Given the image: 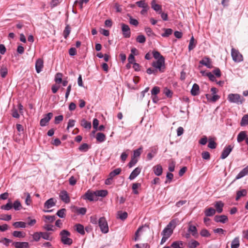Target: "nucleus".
Masks as SVG:
<instances>
[{"mask_svg":"<svg viewBox=\"0 0 248 248\" xmlns=\"http://www.w3.org/2000/svg\"><path fill=\"white\" fill-rule=\"evenodd\" d=\"M176 222L175 219L171 220L161 232V235L170 237L173 233V230L176 227Z\"/></svg>","mask_w":248,"mask_h":248,"instance_id":"nucleus-1","label":"nucleus"},{"mask_svg":"<svg viewBox=\"0 0 248 248\" xmlns=\"http://www.w3.org/2000/svg\"><path fill=\"white\" fill-rule=\"evenodd\" d=\"M227 99L230 103L237 105H241L245 101V98L238 93H230L228 95Z\"/></svg>","mask_w":248,"mask_h":248,"instance_id":"nucleus-2","label":"nucleus"},{"mask_svg":"<svg viewBox=\"0 0 248 248\" xmlns=\"http://www.w3.org/2000/svg\"><path fill=\"white\" fill-rule=\"evenodd\" d=\"M60 235L61 236V241L63 244L68 246L72 244L73 240L69 237L71 233L69 231L63 230L60 232Z\"/></svg>","mask_w":248,"mask_h":248,"instance_id":"nucleus-3","label":"nucleus"},{"mask_svg":"<svg viewBox=\"0 0 248 248\" xmlns=\"http://www.w3.org/2000/svg\"><path fill=\"white\" fill-rule=\"evenodd\" d=\"M152 66L160 72H163L165 69V59L164 57H161L155 62L152 63Z\"/></svg>","mask_w":248,"mask_h":248,"instance_id":"nucleus-4","label":"nucleus"},{"mask_svg":"<svg viewBox=\"0 0 248 248\" xmlns=\"http://www.w3.org/2000/svg\"><path fill=\"white\" fill-rule=\"evenodd\" d=\"M98 224L102 233H107L108 232V222L105 217H101L99 219Z\"/></svg>","mask_w":248,"mask_h":248,"instance_id":"nucleus-5","label":"nucleus"},{"mask_svg":"<svg viewBox=\"0 0 248 248\" xmlns=\"http://www.w3.org/2000/svg\"><path fill=\"white\" fill-rule=\"evenodd\" d=\"M231 55L232 60L237 62H239L243 61V56L240 52L236 49L232 48L231 50Z\"/></svg>","mask_w":248,"mask_h":248,"instance_id":"nucleus-6","label":"nucleus"},{"mask_svg":"<svg viewBox=\"0 0 248 248\" xmlns=\"http://www.w3.org/2000/svg\"><path fill=\"white\" fill-rule=\"evenodd\" d=\"M123 35L125 38H129L131 35L130 29L127 25L124 23L121 24Z\"/></svg>","mask_w":248,"mask_h":248,"instance_id":"nucleus-7","label":"nucleus"},{"mask_svg":"<svg viewBox=\"0 0 248 248\" xmlns=\"http://www.w3.org/2000/svg\"><path fill=\"white\" fill-rule=\"evenodd\" d=\"M53 114L51 112L48 113L45 116L41 119L40 124L41 126H45L49 122L50 120L52 118Z\"/></svg>","mask_w":248,"mask_h":248,"instance_id":"nucleus-8","label":"nucleus"},{"mask_svg":"<svg viewBox=\"0 0 248 248\" xmlns=\"http://www.w3.org/2000/svg\"><path fill=\"white\" fill-rule=\"evenodd\" d=\"M232 147L231 145L226 146L224 148L220 158L222 159L226 158L232 152Z\"/></svg>","mask_w":248,"mask_h":248,"instance_id":"nucleus-9","label":"nucleus"},{"mask_svg":"<svg viewBox=\"0 0 248 248\" xmlns=\"http://www.w3.org/2000/svg\"><path fill=\"white\" fill-rule=\"evenodd\" d=\"M60 197L62 201L65 203H69L70 202V197L68 194V193L65 190L62 191L60 194Z\"/></svg>","mask_w":248,"mask_h":248,"instance_id":"nucleus-10","label":"nucleus"},{"mask_svg":"<svg viewBox=\"0 0 248 248\" xmlns=\"http://www.w3.org/2000/svg\"><path fill=\"white\" fill-rule=\"evenodd\" d=\"M95 195V192H93L92 191L88 190L85 194L82 196V198L84 200H88L90 201H93L94 200V198Z\"/></svg>","mask_w":248,"mask_h":248,"instance_id":"nucleus-11","label":"nucleus"},{"mask_svg":"<svg viewBox=\"0 0 248 248\" xmlns=\"http://www.w3.org/2000/svg\"><path fill=\"white\" fill-rule=\"evenodd\" d=\"M13 245L16 248H29V244L27 242H13Z\"/></svg>","mask_w":248,"mask_h":248,"instance_id":"nucleus-12","label":"nucleus"},{"mask_svg":"<svg viewBox=\"0 0 248 248\" xmlns=\"http://www.w3.org/2000/svg\"><path fill=\"white\" fill-rule=\"evenodd\" d=\"M43 60L42 59H38L35 62V69L37 73H39L42 70L44 66Z\"/></svg>","mask_w":248,"mask_h":248,"instance_id":"nucleus-13","label":"nucleus"},{"mask_svg":"<svg viewBox=\"0 0 248 248\" xmlns=\"http://www.w3.org/2000/svg\"><path fill=\"white\" fill-rule=\"evenodd\" d=\"M214 220L217 222L225 223L228 221V217L225 215L216 216Z\"/></svg>","mask_w":248,"mask_h":248,"instance_id":"nucleus-14","label":"nucleus"},{"mask_svg":"<svg viewBox=\"0 0 248 248\" xmlns=\"http://www.w3.org/2000/svg\"><path fill=\"white\" fill-rule=\"evenodd\" d=\"M141 168L137 167L135 168L131 173L129 179L131 180L134 179L140 172Z\"/></svg>","mask_w":248,"mask_h":248,"instance_id":"nucleus-15","label":"nucleus"},{"mask_svg":"<svg viewBox=\"0 0 248 248\" xmlns=\"http://www.w3.org/2000/svg\"><path fill=\"white\" fill-rule=\"evenodd\" d=\"M188 232H190L192 236H194L196 238H197L198 236V233L197 228L196 226L192 225H189V227L188 229Z\"/></svg>","mask_w":248,"mask_h":248,"instance_id":"nucleus-16","label":"nucleus"},{"mask_svg":"<svg viewBox=\"0 0 248 248\" xmlns=\"http://www.w3.org/2000/svg\"><path fill=\"white\" fill-rule=\"evenodd\" d=\"M247 137V132L245 131H241L238 135L237 137V142L240 143L243 141L244 140H246Z\"/></svg>","mask_w":248,"mask_h":248,"instance_id":"nucleus-17","label":"nucleus"},{"mask_svg":"<svg viewBox=\"0 0 248 248\" xmlns=\"http://www.w3.org/2000/svg\"><path fill=\"white\" fill-rule=\"evenodd\" d=\"M248 174V165L243 169L236 176L235 179H239Z\"/></svg>","mask_w":248,"mask_h":248,"instance_id":"nucleus-18","label":"nucleus"},{"mask_svg":"<svg viewBox=\"0 0 248 248\" xmlns=\"http://www.w3.org/2000/svg\"><path fill=\"white\" fill-rule=\"evenodd\" d=\"M200 63L206 66L207 68H212L211 61L209 58L205 57L200 61Z\"/></svg>","mask_w":248,"mask_h":248,"instance_id":"nucleus-19","label":"nucleus"},{"mask_svg":"<svg viewBox=\"0 0 248 248\" xmlns=\"http://www.w3.org/2000/svg\"><path fill=\"white\" fill-rule=\"evenodd\" d=\"M247 194V191L245 189H243L237 191L236 192V196L235 198V200L238 201L240 198L242 197H245Z\"/></svg>","mask_w":248,"mask_h":248,"instance_id":"nucleus-20","label":"nucleus"},{"mask_svg":"<svg viewBox=\"0 0 248 248\" xmlns=\"http://www.w3.org/2000/svg\"><path fill=\"white\" fill-rule=\"evenodd\" d=\"M80 124L81 126H82L83 127H84L85 129L90 130L92 127L91 122L87 121L85 119H82L80 121Z\"/></svg>","mask_w":248,"mask_h":248,"instance_id":"nucleus-21","label":"nucleus"},{"mask_svg":"<svg viewBox=\"0 0 248 248\" xmlns=\"http://www.w3.org/2000/svg\"><path fill=\"white\" fill-rule=\"evenodd\" d=\"M224 203L221 201L217 202L215 204L216 210L218 213H221L223 211Z\"/></svg>","mask_w":248,"mask_h":248,"instance_id":"nucleus-22","label":"nucleus"},{"mask_svg":"<svg viewBox=\"0 0 248 248\" xmlns=\"http://www.w3.org/2000/svg\"><path fill=\"white\" fill-rule=\"evenodd\" d=\"M199 85L195 83L193 85L192 89L191 90V93L193 96H196L199 94Z\"/></svg>","mask_w":248,"mask_h":248,"instance_id":"nucleus-23","label":"nucleus"},{"mask_svg":"<svg viewBox=\"0 0 248 248\" xmlns=\"http://www.w3.org/2000/svg\"><path fill=\"white\" fill-rule=\"evenodd\" d=\"M215 138H209L208 139V147L211 149H214L217 147V144L215 141Z\"/></svg>","mask_w":248,"mask_h":248,"instance_id":"nucleus-24","label":"nucleus"},{"mask_svg":"<svg viewBox=\"0 0 248 248\" xmlns=\"http://www.w3.org/2000/svg\"><path fill=\"white\" fill-rule=\"evenodd\" d=\"M153 169H154V173L156 175L160 176L162 174V167L160 164L155 166L153 168Z\"/></svg>","mask_w":248,"mask_h":248,"instance_id":"nucleus-25","label":"nucleus"},{"mask_svg":"<svg viewBox=\"0 0 248 248\" xmlns=\"http://www.w3.org/2000/svg\"><path fill=\"white\" fill-rule=\"evenodd\" d=\"M55 205V202L53 198H50L47 200L44 206L47 208H50Z\"/></svg>","mask_w":248,"mask_h":248,"instance_id":"nucleus-26","label":"nucleus"},{"mask_svg":"<svg viewBox=\"0 0 248 248\" xmlns=\"http://www.w3.org/2000/svg\"><path fill=\"white\" fill-rule=\"evenodd\" d=\"M205 95L207 99L212 102H216L219 98V96L217 94H214L212 96L209 94H206Z\"/></svg>","mask_w":248,"mask_h":248,"instance_id":"nucleus-27","label":"nucleus"},{"mask_svg":"<svg viewBox=\"0 0 248 248\" xmlns=\"http://www.w3.org/2000/svg\"><path fill=\"white\" fill-rule=\"evenodd\" d=\"M204 213L206 217H211L215 214L216 210L212 207H210L206 209L204 211Z\"/></svg>","mask_w":248,"mask_h":248,"instance_id":"nucleus-28","label":"nucleus"},{"mask_svg":"<svg viewBox=\"0 0 248 248\" xmlns=\"http://www.w3.org/2000/svg\"><path fill=\"white\" fill-rule=\"evenodd\" d=\"M108 194V192L107 190H100L95 191V196L105 197Z\"/></svg>","mask_w":248,"mask_h":248,"instance_id":"nucleus-29","label":"nucleus"},{"mask_svg":"<svg viewBox=\"0 0 248 248\" xmlns=\"http://www.w3.org/2000/svg\"><path fill=\"white\" fill-rule=\"evenodd\" d=\"M240 246L239 237L234 238L231 243V248H238Z\"/></svg>","mask_w":248,"mask_h":248,"instance_id":"nucleus-30","label":"nucleus"},{"mask_svg":"<svg viewBox=\"0 0 248 248\" xmlns=\"http://www.w3.org/2000/svg\"><path fill=\"white\" fill-rule=\"evenodd\" d=\"M13 225L16 228H25L26 227V223L23 221L15 222L13 224Z\"/></svg>","mask_w":248,"mask_h":248,"instance_id":"nucleus-31","label":"nucleus"},{"mask_svg":"<svg viewBox=\"0 0 248 248\" xmlns=\"http://www.w3.org/2000/svg\"><path fill=\"white\" fill-rule=\"evenodd\" d=\"M76 230L80 234L83 235L85 234L84 227L80 224H77L75 225Z\"/></svg>","mask_w":248,"mask_h":248,"instance_id":"nucleus-32","label":"nucleus"},{"mask_svg":"<svg viewBox=\"0 0 248 248\" xmlns=\"http://www.w3.org/2000/svg\"><path fill=\"white\" fill-rule=\"evenodd\" d=\"M152 8L155 11L158 12L161 11V6L156 4L155 0H153L151 2Z\"/></svg>","mask_w":248,"mask_h":248,"instance_id":"nucleus-33","label":"nucleus"},{"mask_svg":"<svg viewBox=\"0 0 248 248\" xmlns=\"http://www.w3.org/2000/svg\"><path fill=\"white\" fill-rule=\"evenodd\" d=\"M200 245V243L196 240H192L187 244L189 248H196Z\"/></svg>","mask_w":248,"mask_h":248,"instance_id":"nucleus-34","label":"nucleus"},{"mask_svg":"<svg viewBox=\"0 0 248 248\" xmlns=\"http://www.w3.org/2000/svg\"><path fill=\"white\" fill-rule=\"evenodd\" d=\"M165 32L161 34V36L163 37H168L173 32V30L171 29H163Z\"/></svg>","mask_w":248,"mask_h":248,"instance_id":"nucleus-35","label":"nucleus"},{"mask_svg":"<svg viewBox=\"0 0 248 248\" xmlns=\"http://www.w3.org/2000/svg\"><path fill=\"white\" fill-rule=\"evenodd\" d=\"M96 140L100 142H103L106 139L105 135L102 133H98L96 136Z\"/></svg>","mask_w":248,"mask_h":248,"instance_id":"nucleus-36","label":"nucleus"},{"mask_svg":"<svg viewBox=\"0 0 248 248\" xmlns=\"http://www.w3.org/2000/svg\"><path fill=\"white\" fill-rule=\"evenodd\" d=\"M0 76L2 78L6 77L8 74V69L6 66H2L0 70Z\"/></svg>","mask_w":248,"mask_h":248,"instance_id":"nucleus-37","label":"nucleus"},{"mask_svg":"<svg viewBox=\"0 0 248 248\" xmlns=\"http://www.w3.org/2000/svg\"><path fill=\"white\" fill-rule=\"evenodd\" d=\"M71 32V28L67 25L63 31V35L65 39H67Z\"/></svg>","mask_w":248,"mask_h":248,"instance_id":"nucleus-38","label":"nucleus"},{"mask_svg":"<svg viewBox=\"0 0 248 248\" xmlns=\"http://www.w3.org/2000/svg\"><path fill=\"white\" fill-rule=\"evenodd\" d=\"M121 171L122 169L121 168L116 169L109 173L108 176H110L113 178L115 176L119 174Z\"/></svg>","mask_w":248,"mask_h":248,"instance_id":"nucleus-39","label":"nucleus"},{"mask_svg":"<svg viewBox=\"0 0 248 248\" xmlns=\"http://www.w3.org/2000/svg\"><path fill=\"white\" fill-rule=\"evenodd\" d=\"M12 235L16 237L23 238L25 237V233L20 231H15L13 232Z\"/></svg>","mask_w":248,"mask_h":248,"instance_id":"nucleus-40","label":"nucleus"},{"mask_svg":"<svg viewBox=\"0 0 248 248\" xmlns=\"http://www.w3.org/2000/svg\"><path fill=\"white\" fill-rule=\"evenodd\" d=\"M89 149V146L87 143H83L79 147L78 150L82 152H86Z\"/></svg>","mask_w":248,"mask_h":248,"instance_id":"nucleus-41","label":"nucleus"},{"mask_svg":"<svg viewBox=\"0 0 248 248\" xmlns=\"http://www.w3.org/2000/svg\"><path fill=\"white\" fill-rule=\"evenodd\" d=\"M77 213L78 214L84 215L86 213V208L84 207H75Z\"/></svg>","mask_w":248,"mask_h":248,"instance_id":"nucleus-42","label":"nucleus"},{"mask_svg":"<svg viewBox=\"0 0 248 248\" xmlns=\"http://www.w3.org/2000/svg\"><path fill=\"white\" fill-rule=\"evenodd\" d=\"M12 206L14 207V209L17 211L20 210L22 207L21 203L18 200L14 202Z\"/></svg>","mask_w":248,"mask_h":248,"instance_id":"nucleus-43","label":"nucleus"},{"mask_svg":"<svg viewBox=\"0 0 248 248\" xmlns=\"http://www.w3.org/2000/svg\"><path fill=\"white\" fill-rule=\"evenodd\" d=\"M66 209L65 208H62L58 211L56 215L61 218H64L65 217Z\"/></svg>","mask_w":248,"mask_h":248,"instance_id":"nucleus-44","label":"nucleus"},{"mask_svg":"<svg viewBox=\"0 0 248 248\" xmlns=\"http://www.w3.org/2000/svg\"><path fill=\"white\" fill-rule=\"evenodd\" d=\"M240 124L241 126H246L248 124V114H246L242 117Z\"/></svg>","mask_w":248,"mask_h":248,"instance_id":"nucleus-45","label":"nucleus"},{"mask_svg":"<svg viewBox=\"0 0 248 248\" xmlns=\"http://www.w3.org/2000/svg\"><path fill=\"white\" fill-rule=\"evenodd\" d=\"M142 148L140 147L137 150L134 151V153L132 157L135 158L136 157H139L141 153Z\"/></svg>","mask_w":248,"mask_h":248,"instance_id":"nucleus-46","label":"nucleus"},{"mask_svg":"<svg viewBox=\"0 0 248 248\" xmlns=\"http://www.w3.org/2000/svg\"><path fill=\"white\" fill-rule=\"evenodd\" d=\"M62 73H58L56 74L55 78V81L57 83H61L62 82Z\"/></svg>","mask_w":248,"mask_h":248,"instance_id":"nucleus-47","label":"nucleus"},{"mask_svg":"<svg viewBox=\"0 0 248 248\" xmlns=\"http://www.w3.org/2000/svg\"><path fill=\"white\" fill-rule=\"evenodd\" d=\"M12 207H13L12 203L10 202V201H9V202L7 204H6L5 205H2L0 207V208L1 209L8 211V210H10L12 208Z\"/></svg>","mask_w":248,"mask_h":248,"instance_id":"nucleus-48","label":"nucleus"},{"mask_svg":"<svg viewBox=\"0 0 248 248\" xmlns=\"http://www.w3.org/2000/svg\"><path fill=\"white\" fill-rule=\"evenodd\" d=\"M136 41L139 43L143 44L145 42L146 38L143 35H139L137 37Z\"/></svg>","mask_w":248,"mask_h":248,"instance_id":"nucleus-49","label":"nucleus"},{"mask_svg":"<svg viewBox=\"0 0 248 248\" xmlns=\"http://www.w3.org/2000/svg\"><path fill=\"white\" fill-rule=\"evenodd\" d=\"M118 215L119 216V218L122 220L125 219L128 216V214L126 212H119L118 213Z\"/></svg>","mask_w":248,"mask_h":248,"instance_id":"nucleus-50","label":"nucleus"},{"mask_svg":"<svg viewBox=\"0 0 248 248\" xmlns=\"http://www.w3.org/2000/svg\"><path fill=\"white\" fill-rule=\"evenodd\" d=\"M196 45L194 44V38L193 36H192L190 38L189 44L188 45V50L190 51L192 50L195 47Z\"/></svg>","mask_w":248,"mask_h":248,"instance_id":"nucleus-51","label":"nucleus"},{"mask_svg":"<svg viewBox=\"0 0 248 248\" xmlns=\"http://www.w3.org/2000/svg\"><path fill=\"white\" fill-rule=\"evenodd\" d=\"M140 186L141 184L140 183H137L133 184L132 188L134 194H138L139 193V192L138 191L137 189L140 187Z\"/></svg>","mask_w":248,"mask_h":248,"instance_id":"nucleus-52","label":"nucleus"},{"mask_svg":"<svg viewBox=\"0 0 248 248\" xmlns=\"http://www.w3.org/2000/svg\"><path fill=\"white\" fill-rule=\"evenodd\" d=\"M12 217L11 215L1 214L0 215V219L5 221H9L11 219Z\"/></svg>","mask_w":248,"mask_h":248,"instance_id":"nucleus-53","label":"nucleus"},{"mask_svg":"<svg viewBox=\"0 0 248 248\" xmlns=\"http://www.w3.org/2000/svg\"><path fill=\"white\" fill-rule=\"evenodd\" d=\"M180 246H183V243L181 241H175L172 243L171 247L173 248H182Z\"/></svg>","mask_w":248,"mask_h":248,"instance_id":"nucleus-54","label":"nucleus"},{"mask_svg":"<svg viewBox=\"0 0 248 248\" xmlns=\"http://www.w3.org/2000/svg\"><path fill=\"white\" fill-rule=\"evenodd\" d=\"M200 234L202 237H209L210 236V233L208 232V231L205 229H203L201 230L200 232Z\"/></svg>","mask_w":248,"mask_h":248,"instance_id":"nucleus-55","label":"nucleus"},{"mask_svg":"<svg viewBox=\"0 0 248 248\" xmlns=\"http://www.w3.org/2000/svg\"><path fill=\"white\" fill-rule=\"evenodd\" d=\"M160 92V88L158 86H155L151 90L152 95H156Z\"/></svg>","mask_w":248,"mask_h":248,"instance_id":"nucleus-56","label":"nucleus"},{"mask_svg":"<svg viewBox=\"0 0 248 248\" xmlns=\"http://www.w3.org/2000/svg\"><path fill=\"white\" fill-rule=\"evenodd\" d=\"M137 5L141 8H146L148 6V4L145 3L144 0H140L136 2Z\"/></svg>","mask_w":248,"mask_h":248,"instance_id":"nucleus-57","label":"nucleus"},{"mask_svg":"<svg viewBox=\"0 0 248 248\" xmlns=\"http://www.w3.org/2000/svg\"><path fill=\"white\" fill-rule=\"evenodd\" d=\"M202 157L203 159L209 160L210 158V154L207 151H204L202 153Z\"/></svg>","mask_w":248,"mask_h":248,"instance_id":"nucleus-58","label":"nucleus"},{"mask_svg":"<svg viewBox=\"0 0 248 248\" xmlns=\"http://www.w3.org/2000/svg\"><path fill=\"white\" fill-rule=\"evenodd\" d=\"M32 237L35 241L38 242L39 241L41 236V232H36L32 235Z\"/></svg>","mask_w":248,"mask_h":248,"instance_id":"nucleus-59","label":"nucleus"},{"mask_svg":"<svg viewBox=\"0 0 248 248\" xmlns=\"http://www.w3.org/2000/svg\"><path fill=\"white\" fill-rule=\"evenodd\" d=\"M43 217L49 222H53L56 219L55 216L45 215L43 216Z\"/></svg>","mask_w":248,"mask_h":248,"instance_id":"nucleus-60","label":"nucleus"},{"mask_svg":"<svg viewBox=\"0 0 248 248\" xmlns=\"http://www.w3.org/2000/svg\"><path fill=\"white\" fill-rule=\"evenodd\" d=\"M145 31L146 32L147 35L149 36H153L155 35L151 28L146 27L145 28Z\"/></svg>","mask_w":248,"mask_h":248,"instance_id":"nucleus-61","label":"nucleus"},{"mask_svg":"<svg viewBox=\"0 0 248 248\" xmlns=\"http://www.w3.org/2000/svg\"><path fill=\"white\" fill-rule=\"evenodd\" d=\"M156 154V150H153L151 153L147 154V157L148 160H151Z\"/></svg>","mask_w":248,"mask_h":248,"instance_id":"nucleus-62","label":"nucleus"},{"mask_svg":"<svg viewBox=\"0 0 248 248\" xmlns=\"http://www.w3.org/2000/svg\"><path fill=\"white\" fill-rule=\"evenodd\" d=\"M50 233L46 232H41V236L45 240H50Z\"/></svg>","mask_w":248,"mask_h":248,"instance_id":"nucleus-63","label":"nucleus"},{"mask_svg":"<svg viewBox=\"0 0 248 248\" xmlns=\"http://www.w3.org/2000/svg\"><path fill=\"white\" fill-rule=\"evenodd\" d=\"M134 248H149V246L147 244H136Z\"/></svg>","mask_w":248,"mask_h":248,"instance_id":"nucleus-64","label":"nucleus"}]
</instances>
